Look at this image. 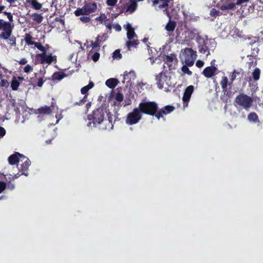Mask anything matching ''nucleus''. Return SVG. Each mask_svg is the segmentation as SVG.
Listing matches in <instances>:
<instances>
[{"mask_svg":"<svg viewBox=\"0 0 263 263\" xmlns=\"http://www.w3.org/2000/svg\"><path fill=\"white\" fill-rule=\"evenodd\" d=\"M13 29V25L0 18V30L3 31L0 34V37L4 40H8L10 46L15 47L16 45V39L14 35H12Z\"/></svg>","mask_w":263,"mask_h":263,"instance_id":"1","label":"nucleus"},{"mask_svg":"<svg viewBox=\"0 0 263 263\" xmlns=\"http://www.w3.org/2000/svg\"><path fill=\"white\" fill-rule=\"evenodd\" d=\"M107 114V110L103 106L94 110L92 114L88 116V119L90 121L88 123V126L97 127L104 122L105 117Z\"/></svg>","mask_w":263,"mask_h":263,"instance_id":"2","label":"nucleus"},{"mask_svg":"<svg viewBox=\"0 0 263 263\" xmlns=\"http://www.w3.org/2000/svg\"><path fill=\"white\" fill-rule=\"evenodd\" d=\"M139 108L141 114L147 115L152 116H155L158 109V104L154 101H147L143 100L139 105Z\"/></svg>","mask_w":263,"mask_h":263,"instance_id":"3","label":"nucleus"},{"mask_svg":"<svg viewBox=\"0 0 263 263\" xmlns=\"http://www.w3.org/2000/svg\"><path fill=\"white\" fill-rule=\"evenodd\" d=\"M230 82H229L228 78L227 76H223L220 82V84L221 86L223 92L224 94L229 95L231 93V89L233 85V82L236 79V75L233 72H231L229 74Z\"/></svg>","mask_w":263,"mask_h":263,"instance_id":"4","label":"nucleus"},{"mask_svg":"<svg viewBox=\"0 0 263 263\" xmlns=\"http://www.w3.org/2000/svg\"><path fill=\"white\" fill-rule=\"evenodd\" d=\"M235 102L246 110H248L252 105L253 100L250 96L244 93H241L236 97Z\"/></svg>","mask_w":263,"mask_h":263,"instance_id":"5","label":"nucleus"},{"mask_svg":"<svg viewBox=\"0 0 263 263\" xmlns=\"http://www.w3.org/2000/svg\"><path fill=\"white\" fill-rule=\"evenodd\" d=\"M182 56L184 63L190 67L193 65L197 54L192 48H186L182 51Z\"/></svg>","mask_w":263,"mask_h":263,"instance_id":"6","label":"nucleus"},{"mask_svg":"<svg viewBox=\"0 0 263 263\" xmlns=\"http://www.w3.org/2000/svg\"><path fill=\"white\" fill-rule=\"evenodd\" d=\"M142 115L138 107L135 108L132 111L129 112L125 120L127 125H132L138 123L142 119Z\"/></svg>","mask_w":263,"mask_h":263,"instance_id":"7","label":"nucleus"},{"mask_svg":"<svg viewBox=\"0 0 263 263\" xmlns=\"http://www.w3.org/2000/svg\"><path fill=\"white\" fill-rule=\"evenodd\" d=\"M36 59L41 64H50L52 62L57 61V57L52 56V53L47 54L46 52L38 53L36 55Z\"/></svg>","mask_w":263,"mask_h":263,"instance_id":"8","label":"nucleus"},{"mask_svg":"<svg viewBox=\"0 0 263 263\" xmlns=\"http://www.w3.org/2000/svg\"><path fill=\"white\" fill-rule=\"evenodd\" d=\"M149 2V0H147ZM173 0H153L152 6L155 7L156 10L164 9L165 12L168 11L167 8L169 6L173 5Z\"/></svg>","mask_w":263,"mask_h":263,"instance_id":"9","label":"nucleus"},{"mask_svg":"<svg viewBox=\"0 0 263 263\" xmlns=\"http://www.w3.org/2000/svg\"><path fill=\"white\" fill-rule=\"evenodd\" d=\"M171 77L164 74L163 72H160L158 75L156 76V80L157 81V85L159 89H162L165 83L167 86L172 85L171 83Z\"/></svg>","mask_w":263,"mask_h":263,"instance_id":"10","label":"nucleus"},{"mask_svg":"<svg viewBox=\"0 0 263 263\" xmlns=\"http://www.w3.org/2000/svg\"><path fill=\"white\" fill-rule=\"evenodd\" d=\"M217 68L215 66H211L205 67L202 73L206 78H210L216 74Z\"/></svg>","mask_w":263,"mask_h":263,"instance_id":"11","label":"nucleus"},{"mask_svg":"<svg viewBox=\"0 0 263 263\" xmlns=\"http://www.w3.org/2000/svg\"><path fill=\"white\" fill-rule=\"evenodd\" d=\"M236 0H226V2L220 6L222 11L234 10L236 8Z\"/></svg>","mask_w":263,"mask_h":263,"instance_id":"12","label":"nucleus"},{"mask_svg":"<svg viewBox=\"0 0 263 263\" xmlns=\"http://www.w3.org/2000/svg\"><path fill=\"white\" fill-rule=\"evenodd\" d=\"M194 89V88L193 85H190L187 86L185 89L182 97V100L184 104L186 103L187 104L188 102L190 100L192 94L193 92Z\"/></svg>","mask_w":263,"mask_h":263,"instance_id":"13","label":"nucleus"},{"mask_svg":"<svg viewBox=\"0 0 263 263\" xmlns=\"http://www.w3.org/2000/svg\"><path fill=\"white\" fill-rule=\"evenodd\" d=\"M19 157L22 158H26V157L23 155L20 154L18 152H15L14 154L10 155L8 159V162L10 165H14L20 161Z\"/></svg>","mask_w":263,"mask_h":263,"instance_id":"14","label":"nucleus"},{"mask_svg":"<svg viewBox=\"0 0 263 263\" xmlns=\"http://www.w3.org/2000/svg\"><path fill=\"white\" fill-rule=\"evenodd\" d=\"M25 160V161L21 165L20 167L18 168L20 173L22 172V174L27 176H28V167L30 165L31 162L30 160L26 157V158H23Z\"/></svg>","mask_w":263,"mask_h":263,"instance_id":"15","label":"nucleus"},{"mask_svg":"<svg viewBox=\"0 0 263 263\" xmlns=\"http://www.w3.org/2000/svg\"><path fill=\"white\" fill-rule=\"evenodd\" d=\"M166 14L170 18V20L167 23L165 29L169 32L173 31L176 27V23L175 22L171 21V16L168 11H166Z\"/></svg>","mask_w":263,"mask_h":263,"instance_id":"16","label":"nucleus"},{"mask_svg":"<svg viewBox=\"0 0 263 263\" xmlns=\"http://www.w3.org/2000/svg\"><path fill=\"white\" fill-rule=\"evenodd\" d=\"M52 109H53L52 105L51 106H44L39 108L37 111L40 115H49L52 112Z\"/></svg>","mask_w":263,"mask_h":263,"instance_id":"17","label":"nucleus"},{"mask_svg":"<svg viewBox=\"0 0 263 263\" xmlns=\"http://www.w3.org/2000/svg\"><path fill=\"white\" fill-rule=\"evenodd\" d=\"M163 59L164 63L167 64L168 67H171L172 66L174 61L176 60V55L174 53H171L169 55H165Z\"/></svg>","mask_w":263,"mask_h":263,"instance_id":"18","label":"nucleus"},{"mask_svg":"<svg viewBox=\"0 0 263 263\" xmlns=\"http://www.w3.org/2000/svg\"><path fill=\"white\" fill-rule=\"evenodd\" d=\"M84 8L86 11L88 15L93 12H95L97 9V4L95 2L93 3H89L85 4L84 6Z\"/></svg>","mask_w":263,"mask_h":263,"instance_id":"19","label":"nucleus"},{"mask_svg":"<svg viewBox=\"0 0 263 263\" xmlns=\"http://www.w3.org/2000/svg\"><path fill=\"white\" fill-rule=\"evenodd\" d=\"M124 80H127V82L136 78V75L134 71L131 70L129 72L125 71L123 74Z\"/></svg>","mask_w":263,"mask_h":263,"instance_id":"20","label":"nucleus"},{"mask_svg":"<svg viewBox=\"0 0 263 263\" xmlns=\"http://www.w3.org/2000/svg\"><path fill=\"white\" fill-rule=\"evenodd\" d=\"M130 4L127 6L125 12L133 13L137 9V3L135 0H130Z\"/></svg>","mask_w":263,"mask_h":263,"instance_id":"21","label":"nucleus"},{"mask_svg":"<svg viewBox=\"0 0 263 263\" xmlns=\"http://www.w3.org/2000/svg\"><path fill=\"white\" fill-rule=\"evenodd\" d=\"M119 83V81L117 79L110 78L105 82L106 85L109 88H115Z\"/></svg>","mask_w":263,"mask_h":263,"instance_id":"22","label":"nucleus"},{"mask_svg":"<svg viewBox=\"0 0 263 263\" xmlns=\"http://www.w3.org/2000/svg\"><path fill=\"white\" fill-rule=\"evenodd\" d=\"M66 76L67 75L64 72L61 71H57L53 74L52 79L53 80L60 81Z\"/></svg>","mask_w":263,"mask_h":263,"instance_id":"23","label":"nucleus"},{"mask_svg":"<svg viewBox=\"0 0 263 263\" xmlns=\"http://www.w3.org/2000/svg\"><path fill=\"white\" fill-rule=\"evenodd\" d=\"M248 119L250 122L254 123H259V120L258 115L255 112H250L248 116Z\"/></svg>","mask_w":263,"mask_h":263,"instance_id":"24","label":"nucleus"},{"mask_svg":"<svg viewBox=\"0 0 263 263\" xmlns=\"http://www.w3.org/2000/svg\"><path fill=\"white\" fill-rule=\"evenodd\" d=\"M26 1L35 10H40L42 8V4L36 0H26Z\"/></svg>","mask_w":263,"mask_h":263,"instance_id":"25","label":"nucleus"},{"mask_svg":"<svg viewBox=\"0 0 263 263\" xmlns=\"http://www.w3.org/2000/svg\"><path fill=\"white\" fill-rule=\"evenodd\" d=\"M106 116L107 117V120L104 119V122H108L109 124H110L111 128H112L113 127V124L112 121L114 119V122L116 121V119L117 118V117H115V116H114L112 114H111L110 112H107Z\"/></svg>","mask_w":263,"mask_h":263,"instance_id":"26","label":"nucleus"},{"mask_svg":"<svg viewBox=\"0 0 263 263\" xmlns=\"http://www.w3.org/2000/svg\"><path fill=\"white\" fill-rule=\"evenodd\" d=\"M93 86H94L93 83L92 82H90L87 85L84 86L83 87H82L81 88V93L83 95H87L88 91L90 89L92 88L93 87Z\"/></svg>","mask_w":263,"mask_h":263,"instance_id":"27","label":"nucleus"},{"mask_svg":"<svg viewBox=\"0 0 263 263\" xmlns=\"http://www.w3.org/2000/svg\"><path fill=\"white\" fill-rule=\"evenodd\" d=\"M33 37L30 33H26L25 35V42L28 45H33L34 44V41H32Z\"/></svg>","mask_w":263,"mask_h":263,"instance_id":"28","label":"nucleus"},{"mask_svg":"<svg viewBox=\"0 0 263 263\" xmlns=\"http://www.w3.org/2000/svg\"><path fill=\"white\" fill-rule=\"evenodd\" d=\"M74 14L76 16L88 15L86 11L84 8V6L82 8H78L77 10H76L74 12Z\"/></svg>","mask_w":263,"mask_h":263,"instance_id":"29","label":"nucleus"},{"mask_svg":"<svg viewBox=\"0 0 263 263\" xmlns=\"http://www.w3.org/2000/svg\"><path fill=\"white\" fill-rule=\"evenodd\" d=\"M32 17L33 21L38 24L41 23L43 20V17L41 15V14L36 13H33L32 15Z\"/></svg>","mask_w":263,"mask_h":263,"instance_id":"30","label":"nucleus"},{"mask_svg":"<svg viewBox=\"0 0 263 263\" xmlns=\"http://www.w3.org/2000/svg\"><path fill=\"white\" fill-rule=\"evenodd\" d=\"M167 114L165 111V110L164 109L163 107L162 108L159 109H157V112L155 115V117L158 120H159L161 118H162L163 115H166Z\"/></svg>","mask_w":263,"mask_h":263,"instance_id":"31","label":"nucleus"},{"mask_svg":"<svg viewBox=\"0 0 263 263\" xmlns=\"http://www.w3.org/2000/svg\"><path fill=\"white\" fill-rule=\"evenodd\" d=\"M139 44L138 40H134L133 41H128L126 43V45L129 49L132 47H137V46Z\"/></svg>","mask_w":263,"mask_h":263,"instance_id":"32","label":"nucleus"},{"mask_svg":"<svg viewBox=\"0 0 263 263\" xmlns=\"http://www.w3.org/2000/svg\"><path fill=\"white\" fill-rule=\"evenodd\" d=\"M253 79L255 81H258L260 78V70L258 68H256L252 73Z\"/></svg>","mask_w":263,"mask_h":263,"instance_id":"33","label":"nucleus"},{"mask_svg":"<svg viewBox=\"0 0 263 263\" xmlns=\"http://www.w3.org/2000/svg\"><path fill=\"white\" fill-rule=\"evenodd\" d=\"M20 84L19 82L14 78L11 82V87L13 90H17Z\"/></svg>","mask_w":263,"mask_h":263,"instance_id":"34","label":"nucleus"},{"mask_svg":"<svg viewBox=\"0 0 263 263\" xmlns=\"http://www.w3.org/2000/svg\"><path fill=\"white\" fill-rule=\"evenodd\" d=\"M135 36H137V35L134 31V29H131L128 30L127 32V37L129 40H132Z\"/></svg>","mask_w":263,"mask_h":263,"instance_id":"35","label":"nucleus"},{"mask_svg":"<svg viewBox=\"0 0 263 263\" xmlns=\"http://www.w3.org/2000/svg\"><path fill=\"white\" fill-rule=\"evenodd\" d=\"M122 55L120 53V50L119 49L116 50L112 54V58L114 59L120 60L122 58Z\"/></svg>","mask_w":263,"mask_h":263,"instance_id":"36","label":"nucleus"},{"mask_svg":"<svg viewBox=\"0 0 263 263\" xmlns=\"http://www.w3.org/2000/svg\"><path fill=\"white\" fill-rule=\"evenodd\" d=\"M33 45H34L35 47L42 51V52H46V49L42 45V44L40 42H34Z\"/></svg>","mask_w":263,"mask_h":263,"instance_id":"37","label":"nucleus"},{"mask_svg":"<svg viewBox=\"0 0 263 263\" xmlns=\"http://www.w3.org/2000/svg\"><path fill=\"white\" fill-rule=\"evenodd\" d=\"M188 66H187L186 65H183L181 69H182V71L184 73H186L188 75L191 76V75L192 74V72L189 69V68H188Z\"/></svg>","mask_w":263,"mask_h":263,"instance_id":"38","label":"nucleus"},{"mask_svg":"<svg viewBox=\"0 0 263 263\" xmlns=\"http://www.w3.org/2000/svg\"><path fill=\"white\" fill-rule=\"evenodd\" d=\"M115 99L117 102L120 103L123 100V95L122 93L118 92L116 95Z\"/></svg>","mask_w":263,"mask_h":263,"instance_id":"39","label":"nucleus"},{"mask_svg":"<svg viewBox=\"0 0 263 263\" xmlns=\"http://www.w3.org/2000/svg\"><path fill=\"white\" fill-rule=\"evenodd\" d=\"M220 14H221V13L218 10H217L215 8H212L211 9V10L210 11V14L211 16H214V17L219 16L220 15Z\"/></svg>","mask_w":263,"mask_h":263,"instance_id":"40","label":"nucleus"},{"mask_svg":"<svg viewBox=\"0 0 263 263\" xmlns=\"http://www.w3.org/2000/svg\"><path fill=\"white\" fill-rule=\"evenodd\" d=\"M199 52L201 53H205L208 51V48L205 45H202L199 46Z\"/></svg>","mask_w":263,"mask_h":263,"instance_id":"41","label":"nucleus"},{"mask_svg":"<svg viewBox=\"0 0 263 263\" xmlns=\"http://www.w3.org/2000/svg\"><path fill=\"white\" fill-rule=\"evenodd\" d=\"M163 108L167 114L171 113L175 109V107L171 105L165 106L163 107Z\"/></svg>","mask_w":263,"mask_h":263,"instance_id":"42","label":"nucleus"},{"mask_svg":"<svg viewBox=\"0 0 263 263\" xmlns=\"http://www.w3.org/2000/svg\"><path fill=\"white\" fill-rule=\"evenodd\" d=\"M3 14L6 15L8 20L9 21L8 22H10L11 24L13 21V15L11 12H7L6 11L3 12Z\"/></svg>","mask_w":263,"mask_h":263,"instance_id":"43","label":"nucleus"},{"mask_svg":"<svg viewBox=\"0 0 263 263\" xmlns=\"http://www.w3.org/2000/svg\"><path fill=\"white\" fill-rule=\"evenodd\" d=\"M90 46L92 49H95L96 51H98L100 49V45H99V44H97V43L95 42L91 41Z\"/></svg>","mask_w":263,"mask_h":263,"instance_id":"44","label":"nucleus"},{"mask_svg":"<svg viewBox=\"0 0 263 263\" xmlns=\"http://www.w3.org/2000/svg\"><path fill=\"white\" fill-rule=\"evenodd\" d=\"M100 58V53L98 52H96L93 53V54L91 57L92 60L93 61V62H97Z\"/></svg>","mask_w":263,"mask_h":263,"instance_id":"45","label":"nucleus"},{"mask_svg":"<svg viewBox=\"0 0 263 263\" xmlns=\"http://www.w3.org/2000/svg\"><path fill=\"white\" fill-rule=\"evenodd\" d=\"M33 70V68L30 65H27L24 68V71L26 73H29Z\"/></svg>","mask_w":263,"mask_h":263,"instance_id":"46","label":"nucleus"},{"mask_svg":"<svg viewBox=\"0 0 263 263\" xmlns=\"http://www.w3.org/2000/svg\"><path fill=\"white\" fill-rule=\"evenodd\" d=\"M106 19V16L105 14H102L100 16L97 17L96 18V20L100 22L101 23H102L103 21H104Z\"/></svg>","mask_w":263,"mask_h":263,"instance_id":"47","label":"nucleus"},{"mask_svg":"<svg viewBox=\"0 0 263 263\" xmlns=\"http://www.w3.org/2000/svg\"><path fill=\"white\" fill-rule=\"evenodd\" d=\"M118 0H106V4L109 6H114L117 3Z\"/></svg>","mask_w":263,"mask_h":263,"instance_id":"48","label":"nucleus"},{"mask_svg":"<svg viewBox=\"0 0 263 263\" xmlns=\"http://www.w3.org/2000/svg\"><path fill=\"white\" fill-rule=\"evenodd\" d=\"M7 184L3 181H0V194L2 193L6 188Z\"/></svg>","mask_w":263,"mask_h":263,"instance_id":"49","label":"nucleus"},{"mask_svg":"<svg viewBox=\"0 0 263 263\" xmlns=\"http://www.w3.org/2000/svg\"><path fill=\"white\" fill-rule=\"evenodd\" d=\"M80 20L84 23H88L90 21V17L86 16H81Z\"/></svg>","mask_w":263,"mask_h":263,"instance_id":"50","label":"nucleus"},{"mask_svg":"<svg viewBox=\"0 0 263 263\" xmlns=\"http://www.w3.org/2000/svg\"><path fill=\"white\" fill-rule=\"evenodd\" d=\"M233 73H234V74H235L236 75V77L237 76H239L240 74H242L243 73L244 71H243V70L242 69H240L239 70H236V69H234L233 71H232Z\"/></svg>","mask_w":263,"mask_h":263,"instance_id":"51","label":"nucleus"},{"mask_svg":"<svg viewBox=\"0 0 263 263\" xmlns=\"http://www.w3.org/2000/svg\"><path fill=\"white\" fill-rule=\"evenodd\" d=\"M44 82H45V81L43 80V79L42 78H40L38 79V81L37 82L36 85L38 87H41L43 86V84Z\"/></svg>","mask_w":263,"mask_h":263,"instance_id":"52","label":"nucleus"},{"mask_svg":"<svg viewBox=\"0 0 263 263\" xmlns=\"http://www.w3.org/2000/svg\"><path fill=\"white\" fill-rule=\"evenodd\" d=\"M250 0H236L235 4L236 5V6L241 5L243 3L248 2Z\"/></svg>","mask_w":263,"mask_h":263,"instance_id":"53","label":"nucleus"},{"mask_svg":"<svg viewBox=\"0 0 263 263\" xmlns=\"http://www.w3.org/2000/svg\"><path fill=\"white\" fill-rule=\"evenodd\" d=\"M7 188L10 190H13L15 188L14 184L11 181L8 182L7 185Z\"/></svg>","mask_w":263,"mask_h":263,"instance_id":"54","label":"nucleus"},{"mask_svg":"<svg viewBox=\"0 0 263 263\" xmlns=\"http://www.w3.org/2000/svg\"><path fill=\"white\" fill-rule=\"evenodd\" d=\"M196 65L198 68H201L204 65V62L201 60H198L196 63Z\"/></svg>","mask_w":263,"mask_h":263,"instance_id":"55","label":"nucleus"},{"mask_svg":"<svg viewBox=\"0 0 263 263\" xmlns=\"http://www.w3.org/2000/svg\"><path fill=\"white\" fill-rule=\"evenodd\" d=\"M6 134V130L3 127H0V137H3Z\"/></svg>","mask_w":263,"mask_h":263,"instance_id":"56","label":"nucleus"},{"mask_svg":"<svg viewBox=\"0 0 263 263\" xmlns=\"http://www.w3.org/2000/svg\"><path fill=\"white\" fill-rule=\"evenodd\" d=\"M21 175H24V174H22V172L20 173V171H19L18 173H17L16 174H14L13 176H12V180H14L15 179H17Z\"/></svg>","mask_w":263,"mask_h":263,"instance_id":"57","label":"nucleus"},{"mask_svg":"<svg viewBox=\"0 0 263 263\" xmlns=\"http://www.w3.org/2000/svg\"><path fill=\"white\" fill-rule=\"evenodd\" d=\"M87 98V95H85L83 98L79 101V104H82V105L84 104L87 101V100H86Z\"/></svg>","mask_w":263,"mask_h":263,"instance_id":"58","label":"nucleus"},{"mask_svg":"<svg viewBox=\"0 0 263 263\" xmlns=\"http://www.w3.org/2000/svg\"><path fill=\"white\" fill-rule=\"evenodd\" d=\"M27 60H26V59L25 58H22V59H21V60L20 61H18V63L20 64V65H25L27 63Z\"/></svg>","mask_w":263,"mask_h":263,"instance_id":"59","label":"nucleus"},{"mask_svg":"<svg viewBox=\"0 0 263 263\" xmlns=\"http://www.w3.org/2000/svg\"><path fill=\"white\" fill-rule=\"evenodd\" d=\"M114 28L117 31H120L122 29L121 26L118 24L115 25V26H114Z\"/></svg>","mask_w":263,"mask_h":263,"instance_id":"60","label":"nucleus"},{"mask_svg":"<svg viewBox=\"0 0 263 263\" xmlns=\"http://www.w3.org/2000/svg\"><path fill=\"white\" fill-rule=\"evenodd\" d=\"M6 83H8V82H7V80H4V79L2 80L1 82V83H0L1 84V86H5V84Z\"/></svg>","mask_w":263,"mask_h":263,"instance_id":"61","label":"nucleus"},{"mask_svg":"<svg viewBox=\"0 0 263 263\" xmlns=\"http://www.w3.org/2000/svg\"><path fill=\"white\" fill-rule=\"evenodd\" d=\"M125 29H126V30L127 31L128 29V30H130L131 29H134V28L132 27V25L128 23L126 25V27Z\"/></svg>","mask_w":263,"mask_h":263,"instance_id":"62","label":"nucleus"},{"mask_svg":"<svg viewBox=\"0 0 263 263\" xmlns=\"http://www.w3.org/2000/svg\"><path fill=\"white\" fill-rule=\"evenodd\" d=\"M6 2H7L8 3L10 4V5H12V4H14L16 0H5Z\"/></svg>","mask_w":263,"mask_h":263,"instance_id":"63","label":"nucleus"},{"mask_svg":"<svg viewBox=\"0 0 263 263\" xmlns=\"http://www.w3.org/2000/svg\"><path fill=\"white\" fill-rule=\"evenodd\" d=\"M5 6L3 5L0 6V13H3V10L5 9Z\"/></svg>","mask_w":263,"mask_h":263,"instance_id":"64","label":"nucleus"}]
</instances>
